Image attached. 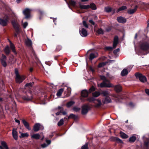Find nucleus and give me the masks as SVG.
Masks as SVG:
<instances>
[{
    "label": "nucleus",
    "instance_id": "f257e3e1",
    "mask_svg": "<svg viewBox=\"0 0 149 149\" xmlns=\"http://www.w3.org/2000/svg\"><path fill=\"white\" fill-rule=\"evenodd\" d=\"M135 75L136 78L139 79L141 82L144 83L147 81L146 77L143 75L141 74L136 73L135 74Z\"/></svg>",
    "mask_w": 149,
    "mask_h": 149
},
{
    "label": "nucleus",
    "instance_id": "f03ea898",
    "mask_svg": "<svg viewBox=\"0 0 149 149\" xmlns=\"http://www.w3.org/2000/svg\"><path fill=\"white\" fill-rule=\"evenodd\" d=\"M106 81H103L100 84H98L97 86L98 87H100L101 88L103 87H113V85L112 84L109 82L108 83H106Z\"/></svg>",
    "mask_w": 149,
    "mask_h": 149
},
{
    "label": "nucleus",
    "instance_id": "7ed1b4c3",
    "mask_svg": "<svg viewBox=\"0 0 149 149\" xmlns=\"http://www.w3.org/2000/svg\"><path fill=\"white\" fill-rule=\"evenodd\" d=\"M5 17L6 18L4 19L0 18V25L3 26H6L8 22V16L6 15Z\"/></svg>",
    "mask_w": 149,
    "mask_h": 149
},
{
    "label": "nucleus",
    "instance_id": "20e7f679",
    "mask_svg": "<svg viewBox=\"0 0 149 149\" xmlns=\"http://www.w3.org/2000/svg\"><path fill=\"white\" fill-rule=\"evenodd\" d=\"M43 127L39 123H36L33 128V130L35 132H37L39 130H43Z\"/></svg>",
    "mask_w": 149,
    "mask_h": 149
},
{
    "label": "nucleus",
    "instance_id": "39448f33",
    "mask_svg": "<svg viewBox=\"0 0 149 149\" xmlns=\"http://www.w3.org/2000/svg\"><path fill=\"white\" fill-rule=\"evenodd\" d=\"M6 58V56L4 55L3 54H2L0 61L2 65L4 67H6L7 66Z\"/></svg>",
    "mask_w": 149,
    "mask_h": 149
},
{
    "label": "nucleus",
    "instance_id": "423d86ee",
    "mask_svg": "<svg viewBox=\"0 0 149 149\" xmlns=\"http://www.w3.org/2000/svg\"><path fill=\"white\" fill-rule=\"evenodd\" d=\"M31 10L28 8H26L23 11V13L25 16L26 19L29 18L30 16V13Z\"/></svg>",
    "mask_w": 149,
    "mask_h": 149
},
{
    "label": "nucleus",
    "instance_id": "0eeeda50",
    "mask_svg": "<svg viewBox=\"0 0 149 149\" xmlns=\"http://www.w3.org/2000/svg\"><path fill=\"white\" fill-rule=\"evenodd\" d=\"M25 79V77L24 75H18L16 77V82L18 83H20L22 82V81Z\"/></svg>",
    "mask_w": 149,
    "mask_h": 149
},
{
    "label": "nucleus",
    "instance_id": "6e6552de",
    "mask_svg": "<svg viewBox=\"0 0 149 149\" xmlns=\"http://www.w3.org/2000/svg\"><path fill=\"white\" fill-rule=\"evenodd\" d=\"M79 32L80 35L82 37H86L88 35L87 31L84 28H80L79 29Z\"/></svg>",
    "mask_w": 149,
    "mask_h": 149
},
{
    "label": "nucleus",
    "instance_id": "1a4fd4ad",
    "mask_svg": "<svg viewBox=\"0 0 149 149\" xmlns=\"http://www.w3.org/2000/svg\"><path fill=\"white\" fill-rule=\"evenodd\" d=\"M141 49L146 51L149 49V45L147 43H143L141 44L140 46Z\"/></svg>",
    "mask_w": 149,
    "mask_h": 149
},
{
    "label": "nucleus",
    "instance_id": "9d476101",
    "mask_svg": "<svg viewBox=\"0 0 149 149\" xmlns=\"http://www.w3.org/2000/svg\"><path fill=\"white\" fill-rule=\"evenodd\" d=\"M88 109L89 107L87 105H83L82 107V114L83 115L86 114L88 112Z\"/></svg>",
    "mask_w": 149,
    "mask_h": 149
},
{
    "label": "nucleus",
    "instance_id": "9b49d317",
    "mask_svg": "<svg viewBox=\"0 0 149 149\" xmlns=\"http://www.w3.org/2000/svg\"><path fill=\"white\" fill-rule=\"evenodd\" d=\"M22 98L25 100L29 101L31 100L32 98L31 93H29L26 95L23 96Z\"/></svg>",
    "mask_w": 149,
    "mask_h": 149
},
{
    "label": "nucleus",
    "instance_id": "f8f14e48",
    "mask_svg": "<svg viewBox=\"0 0 149 149\" xmlns=\"http://www.w3.org/2000/svg\"><path fill=\"white\" fill-rule=\"evenodd\" d=\"M12 23L13 27L15 30L16 32L18 33V32L19 31V24L16 23L15 20L12 21Z\"/></svg>",
    "mask_w": 149,
    "mask_h": 149
},
{
    "label": "nucleus",
    "instance_id": "ddd939ff",
    "mask_svg": "<svg viewBox=\"0 0 149 149\" xmlns=\"http://www.w3.org/2000/svg\"><path fill=\"white\" fill-rule=\"evenodd\" d=\"M12 134L14 139L15 140H17V134L16 129L14 128L13 129Z\"/></svg>",
    "mask_w": 149,
    "mask_h": 149
},
{
    "label": "nucleus",
    "instance_id": "4468645a",
    "mask_svg": "<svg viewBox=\"0 0 149 149\" xmlns=\"http://www.w3.org/2000/svg\"><path fill=\"white\" fill-rule=\"evenodd\" d=\"M117 20L119 23H125L127 21L125 18L122 17H118L117 18Z\"/></svg>",
    "mask_w": 149,
    "mask_h": 149
},
{
    "label": "nucleus",
    "instance_id": "2eb2a0df",
    "mask_svg": "<svg viewBox=\"0 0 149 149\" xmlns=\"http://www.w3.org/2000/svg\"><path fill=\"white\" fill-rule=\"evenodd\" d=\"M113 87L114 88V90L116 92H120L122 90V87L120 85H117L115 86H113Z\"/></svg>",
    "mask_w": 149,
    "mask_h": 149
},
{
    "label": "nucleus",
    "instance_id": "dca6fc26",
    "mask_svg": "<svg viewBox=\"0 0 149 149\" xmlns=\"http://www.w3.org/2000/svg\"><path fill=\"white\" fill-rule=\"evenodd\" d=\"M137 6H135L134 8L133 9H130L129 10L127 11V13L129 14H133L136 11L137 9Z\"/></svg>",
    "mask_w": 149,
    "mask_h": 149
},
{
    "label": "nucleus",
    "instance_id": "f3484780",
    "mask_svg": "<svg viewBox=\"0 0 149 149\" xmlns=\"http://www.w3.org/2000/svg\"><path fill=\"white\" fill-rule=\"evenodd\" d=\"M81 96L84 97H87L88 95V92L86 90H84L81 92Z\"/></svg>",
    "mask_w": 149,
    "mask_h": 149
},
{
    "label": "nucleus",
    "instance_id": "a211bd4d",
    "mask_svg": "<svg viewBox=\"0 0 149 149\" xmlns=\"http://www.w3.org/2000/svg\"><path fill=\"white\" fill-rule=\"evenodd\" d=\"M31 138L38 140L40 138V136L38 133L31 134Z\"/></svg>",
    "mask_w": 149,
    "mask_h": 149
},
{
    "label": "nucleus",
    "instance_id": "6ab92c4d",
    "mask_svg": "<svg viewBox=\"0 0 149 149\" xmlns=\"http://www.w3.org/2000/svg\"><path fill=\"white\" fill-rule=\"evenodd\" d=\"M118 42V36H116L114 38L113 43V48H115Z\"/></svg>",
    "mask_w": 149,
    "mask_h": 149
},
{
    "label": "nucleus",
    "instance_id": "aec40b11",
    "mask_svg": "<svg viewBox=\"0 0 149 149\" xmlns=\"http://www.w3.org/2000/svg\"><path fill=\"white\" fill-rule=\"evenodd\" d=\"M98 54L97 52L92 53L90 55L89 59L90 60H92L94 58L97 57Z\"/></svg>",
    "mask_w": 149,
    "mask_h": 149
},
{
    "label": "nucleus",
    "instance_id": "412c9836",
    "mask_svg": "<svg viewBox=\"0 0 149 149\" xmlns=\"http://www.w3.org/2000/svg\"><path fill=\"white\" fill-rule=\"evenodd\" d=\"M22 122L25 127L29 130H31V128L29 127V124L24 120H22Z\"/></svg>",
    "mask_w": 149,
    "mask_h": 149
},
{
    "label": "nucleus",
    "instance_id": "4be33fe9",
    "mask_svg": "<svg viewBox=\"0 0 149 149\" xmlns=\"http://www.w3.org/2000/svg\"><path fill=\"white\" fill-rule=\"evenodd\" d=\"M114 60H109V61L105 62H102L100 63L98 65V68H101L102 67L104 66L108 62L111 63L112 61H113Z\"/></svg>",
    "mask_w": 149,
    "mask_h": 149
},
{
    "label": "nucleus",
    "instance_id": "5701e85b",
    "mask_svg": "<svg viewBox=\"0 0 149 149\" xmlns=\"http://www.w3.org/2000/svg\"><path fill=\"white\" fill-rule=\"evenodd\" d=\"M102 102L104 103H108L111 102V101L109 97H106L104 99L102 100Z\"/></svg>",
    "mask_w": 149,
    "mask_h": 149
},
{
    "label": "nucleus",
    "instance_id": "b1692460",
    "mask_svg": "<svg viewBox=\"0 0 149 149\" xmlns=\"http://www.w3.org/2000/svg\"><path fill=\"white\" fill-rule=\"evenodd\" d=\"M66 3H67L68 5V7L70 8L71 9L70 7V5L71 6L74 7L76 4V2L74 1L73 0H70L69 1V3H68L67 2Z\"/></svg>",
    "mask_w": 149,
    "mask_h": 149
},
{
    "label": "nucleus",
    "instance_id": "393cba45",
    "mask_svg": "<svg viewBox=\"0 0 149 149\" xmlns=\"http://www.w3.org/2000/svg\"><path fill=\"white\" fill-rule=\"evenodd\" d=\"M10 48L12 49V51L15 54H17L16 52V51L15 49V47L14 46V45H13V44L12 43H10Z\"/></svg>",
    "mask_w": 149,
    "mask_h": 149
},
{
    "label": "nucleus",
    "instance_id": "a878e982",
    "mask_svg": "<svg viewBox=\"0 0 149 149\" xmlns=\"http://www.w3.org/2000/svg\"><path fill=\"white\" fill-rule=\"evenodd\" d=\"M3 50L6 54H9L10 52L9 47L8 45H7L4 48Z\"/></svg>",
    "mask_w": 149,
    "mask_h": 149
},
{
    "label": "nucleus",
    "instance_id": "bb28decb",
    "mask_svg": "<svg viewBox=\"0 0 149 149\" xmlns=\"http://www.w3.org/2000/svg\"><path fill=\"white\" fill-rule=\"evenodd\" d=\"M128 73V71L127 69H124L121 72V74L122 76H125L127 75Z\"/></svg>",
    "mask_w": 149,
    "mask_h": 149
},
{
    "label": "nucleus",
    "instance_id": "cd10ccee",
    "mask_svg": "<svg viewBox=\"0 0 149 149\" xmlns=\"http://www.w3.org/2000/svg\"><path fill=\"white\" fill-rule=\"evenodd\" d=\"M64 91L63 89L61 88L59 89L56 93V95L58 97H60Z\"/></svg>",
    "mask_w": 149,
    "mask_h": 149
},
{
    "label": "nucleus",
    "instance_id": "c85d7f7f",
    "mask_svg": "<svg viewBox=\"0 0 149 149\" xmlns=\"http://www.w3.org/2000/svg\"><path fill=\"white\" fill-rule=\"evenodd\" d=\"M136 139V137L135 136V135L134 134L129 138V141L131 142H134L135 141Z\"/></svg>",
    "mask_w": 149,
    "mask_h": 149
},
{
    "label": "nucleus",
    "instance_id": "c756f323",
    "mask_svg": "<svg viewBox=\"0 0 149 149\" xmlns=\"http://www.w3.org/2000/svg\"><path fill=\"white\" fill-rule=\"evenodd\" d=\"M19 133L21 134V135L19 136V137L20 138L28 137L29 136V135L27 133H23L19 132Z\"/></svg>",
    "mask_w": 149,
    "mask_h": 149
},
{
    "label": "nucleus",
    "instance_id": "7c9ffc66",
    "mask_svg": "<svg viewBox=\"0 0 149 149\" xmlns=\"http://www.w3.org/2000/svg\"><path fill=\"white\" fill-rule=\"evenodd\" d=\"M79 7L81 9H88L89 8V5H83L81 4L79 5Z\"/></svg>",
    "mask_w": 149,
    "mask_h": 149
},
{
    "label": "nucleus",
    "instance_id": "2f4dec72",
    "mask_svg": "<svg viewBox=\"0 0 149 149\" xmlns=\"http://www.w3.org/2000/svg\"><path fill=\"white\" fill-rule=\"evenodd\" d=\"M101 93L98 91H95L92 93L93 96L95 97H97L100 95Z\"/></svg>",
    "mask_w": 149,
    "mask_h": 149
},
{
    "label": "nucleus",
    "instance_id": "473e14b6",
    "mask_svg": "<svg viewBox=\"0 0 149 149\" xmlns=\"http://www.w3.org/2000/svg\"><path fill=\"white\" fill-rule=\"evenodd\" d=\"M26 45L28 46H30L32 45V42L31 40L28 39L25 41Z\"/></svg>",
    "mask_w": 149,
    "mask_h": 149
},
{
    "label": "nucleus",
    "instance_id": "72a5a7b5",
    "mask_svg": "<svg viewBox=\"0 0 149 149\" xmlns=\"http://www.w3.org/2000/svg\"><path fill=\"white\" fill-rule=\"evenodd\" d=\"M1 145L5 149H9L7 145L6 142L4 141H2L1 143Z\"/></svg>",
    "mask_w": 149,
    "mask_h": 149
},
{
    "label": "nucleus",
    "instance_id": "f704fd0d",
    "mask_svg": "<svg viewBox=\"0 0 149 149\" xmlns=\"http://www.w3.org/2000/svg\"><path fill=\"white\" fill-rule=\"evenodd\" d=\"M127 8L126 6H123L120 7V8L118 9L117 10V12H118L120 11L126 9H127Z\"/></svg>",
    "mask_w": 149,
    "mask_h": 149
},
{
    "label": "nucleus",
    "instance_id": "c9c22d12",
    "mask_svg": "<svg viewBox=\"0 0 149 149\" xmlns=\"http://www.w3.org/2000/svg\"><path fill=\"white\" fill-rule=\"evenodd\" d=\"M101 94H102L104 96H107L109 95L108 92L107 91H102Z\"/></svg>",
    "mask_w": 149,
    "mask_h": 149
},
{
    "label": "nucleus",
    "instance_id": "e433bc0d",
    "mask_svg": "<svg viewBox=\"0 0 149 149\" xmlns=\"http://www.w3.org/2000/svg\"><path fill=\"white\" fill-rule=\"evenodd\" d=\"M96 32L98 34H103L104 33V31L102 29L99 28L97 30Z\"/></svg>",
    "mask_w": 149,
    "mask_h": 149
},
{
    "label": "nucleus",
    "instance_id": "4c0bfd02",
    "mask_svg": "<svg viewBox=\"0 0 149 149\" xmlns=\"http://www.w3.org/2000/svg\"><path fill=\"white\" fill-rule=\"evenodd\" d=\"M120 135L121 137L123 139L127 138L128 137V136L124 133H121Z\"/></svg>",
    "mask_w": 149,
    "mask_h": 149
},
{
    "label": "nucleus",
    "instance_id": "58836bf2",
    "mask_svg": "<svg viewBox=\"0 0 149 149\" xmlns=\"http://www.w3.org/2000/svg\"><path fill=\"white\" fill-rule=\"evenodd\" d=\"M89 6V8H91L93 10H95L96 9V7L95 5L93 3H91Z\"/></svg>",
    "mask_w": 149,
    "mask_h": 149
},
{
    "label": "nucleus",
    "instance_id": "ea45409f",
    "mask_svg": "<svg viewBox=\"0 0 149 149\" xmlns=\"http://www.w3.org/2000/svg\"><path fill=\"white\" fill-rule=\"evenodd\" d=\"M101 79L103 80V81H106L107 82H109V81L104 76H101L100 77Z\"/></svg>",
    "mask_w": 149,
    "mask_h": 149
},
{
    "label": "nucleus",
    "instance_id": "a19ab883",
    "mask_svg": "<svg viewBox=\"0 0 149 149\" xmlns=\"http://www.w3.org/2000/svg\"><path fill=\"white\" fill-rule=\"evenodd\" d=\"M74 103L73 101H70L68 103L66 104V106L68 107H70L72 106Z\"/></svg>",
    "mask_w": 149,
    "mask_h": 149
},
{
    "label": "nucleus",
    "instance_id": "79ce46f5",
    "mask_svg": "<svg viewBox=\"0 0 149 149\" xmlns=\"http://www.w3.org/2000/svg\"><path fill=\"white\" fill-rule=\"evenodd\" d=\"M105 11L108 13L111 12L112 10V8L109 7H106L104 8Z\"/></svg>",
    "mask_w": 149,
    "mask_h": 149
},
{
    "label": "nucleus",
    "instance_id": "37998d69",
    "mask_svg": "<svg viewBox=\"0 0 149 149\" xmlns=\"http://www.w3.org/2000/svg\"><path fill=\"white\" fill-rule=\"evenodd\" d=\"M64 121L63 119H61L58 122V126H60L63 124Z\"/></svg>",
    "mask_w": 149,
    "mask_h": 149
},
{
    "label": "nucleus",
    "instance_id": "c03bdc74",
    "mask_svg": "<svg viewBox=\"0 0 149 149\" xmlns=\"http://www.w3.org/2000/svg\"><path fill=\"white\" fill-rule=\"evenodd\" d=\"M95 90V87L92 86L89 89V92L90 93L92 92L93 91H94Z\"/></svg>",
    "mask_w": 149,
    "mask_h": 149
},
{
    "label": "nucleus",
    "instance_id": "a18cd8bd",
    "mask_svg": "<svg viewBox=\"0 0 149 149\" xmlns=\"http://www.w3.org/2000/svg\"><path fill=\"white\" fill-rule=\"evenodd\" d=\"M33 85V83H27L25 85V86L28 87L29 88L31 87Z\"/></svg>",
    "mask_w": 149,
    "mask_h": 149
},
{
    "label": "nucleus",
    "instance_id": "49530a36",
    "mask_svg": "<svg viewBox=\"0 0 149 149\" xmlns=\"http://www.w3.org/2000/svg\"><path fill=\"white\" fill-rule=\"evenodd\" d=\"M88 143H86L81 147V149H88Z\"/></svg>",
    "mask_w": 149,
    "mask_h": 149
},
{
    "label": "nucleus",
    "instance_id": "de8ad7c7",
    "mask_svg": "<svg viewBox=\"0 0 149 149\" xmlns=\"http://www.w3.org/2000/svg\"><path fill=\"white\" fill-rule=\"evenodd\" d=\"M76 118V116L73 114H71L68 117V119L70 118Z\"/></svg>",
    "mask_w": 149,
    "mask_h": 149
},
{
    "label": "nucleus",
    "instance_id": "09e8293b",
    "mask_svg": "<svg viewBox=\"0 0 149 149\" xmlns=\"http://www.w3.org/2000/svg\"><path fill=\"white\" fill-rule=\"evenodd\" d=\"M83 24L84 26L86 28H88V26L87 24L86 23V22L85 21H84L83 22Z\"/></svg>",
    "mask_w": 149,
    "mask_h": 149
},
{
    "label": "nucleus",
    "instance_id": "8fccbe9b",
    "mask_svg": "<svg viewBox=\"0 0 149 149\" xmlns=\"http://www.w3.org/2000/svg\"><path fill=\"white\" fill-rule=\"evenodd\" d=\"M80 109V108H78L76 107H74L73 108V110L74 111H79Z\"/></svg>",
    "mask_w": 149,
    "mask_h": 149
},
{
    "label": "nucleus",
    "instance_id": "3c124183",
    "mask_svg": "<svg viewBox=\"0 0 149 149\" xmlns=\"http://www.w3.org/2000/svg\"><path fill=\"white\" fill-rule=\"evenodd\" d=\"M113 49V47H106L105 48V49L106 50H112Z\"/></svg>",
    "mask_w": 149,
    "mask_h": 149
},
{
    "label": "nucleus",
    "instance_id": "603ef678",
    "mask_svg": "<svg viewBox=\"0 0 149 149\" xmlns=\"http://www.w3.org/2000/svg\"><path fill=\"white\" fill-rule=\"evenodd\" d=\"M119 48H118L116 49H115V50H114V51H113V53L114 54H116L117 53L119 52Z\"/></svg>",
    "mask_w": 149,
    "mask_h": 149
},
{
    "label": "nucleus",
    "instance_id": "864d4df0",
    "mask_svg": "<svg viewBox=\"0 0 149 149\" xmlns=\"http://www.w3.org/2000/svg\"><path fill=\"white\" fill-rule=\"evenodd\" d=\"M28 25V23L27 22H25L23 24L24 28L25 29Z\"/></svg>",
    "mask_w": 149,
    "mask_h": 149
},
{
    "label": "nucleus",
    "instance_id": "5fc2aeb1",
    "mask_svg": "<svg viewBox=\"0 0 149 149\" xmlns=\"http://www.w3.org/2000/svg\"><path fill=\"white\" fill-rule=\"evenodd\" d=\"M48 146V145L46 144L45 143H44L41 145V146L43 148H45L47 147Z\"/></svg>",
    "mask_w": 149,
    "mask_h": 149
},
{
    "label": "nucleus",
    "instance_id": "6e6d98bb",
    "mask_svg": "<svg viewBox=\"0 0 149 149\" xmlns=\"http://www.w3.org/2000/svg\"><path fill=\"white\" fill-rule=\"evenodd\" d=\"M15 73L16 75V76H17L18 75H19L17 70L15 69Z\"/></svg>",
    "mask_w": 149,
    "mask_h": 149
},
{
    "label": "nucleus",
    "instance_id": "4d7b16f0",
    "mask_svg": "<svg viewBox=\"0 0 149 149\" xmlns=\"http://www.w3.org/2000/svg\"><path fill=\"white\" fill-rule=\"evenodd\" d=\"M46 142L47 143V144L48 145L50 144L51 143V141L49 140H46Z\"/></svg>",
    "mask_w": 149,
    "mask_h": 149
},
{
    "label": "nucleus",
    "instance_id": "13d9d810",
    "mask_svg": "<svg viewBox=\"0 0 149 149\" xmlns=\"http://www.w3.org/2000/svg\"><path fill=\"white\" fill-rule=\"evenodd\" d=\"M89 22L90 23L92 24L93 25H94L95 24L94 22L92 20H89Z\"/></svg>",
    "mask_w": 149,
    "mask_h": 149
},
{
    "label": "nucleus",
    "instance_id": "bf43d9fd",
    "mask_svg": "<svg viewBox=\"0 0 149 149\" xmlns=\"http://www.w3.org/2000/svg\"><path fill=\"white\" fill-rule=\"evenodd\" d=\"M145 92L146 94L149 95V89H146L145 90Z\"/></svg>",
    "mask_w": 149,
    "mask_h": 149
},
{
    "label": "nucleus",
    "instance_id": "052dcab7",
    "mask_svg": "<svg viewBox=\"0 0 149 149\" xmlns=\"http://www.w3.org/2000/svg\"><path fill=\"white\" fill-rule=\"evenodd\" d=\"M116 140L120 143H122L123 142V141H122V140L120 139H119L117 138Z\"/></svg>",
    "mask_w": 149,
    "mask_h": 149
},
{
    "label": "nucleus",
    "instance_id": "680f3d73",
    "mask_svg": "<svg viewBox=\"0 0 149 149\" xmlns=\"http://www.w3.org/2000/svg\"><path fill=\"white\" fill-rule=\"evenodd\" d=\"M15 120L16 123H17L19 125L20 124V121L19 120H17L16 118H15Z\"/></svg>",
    "mask_w": 149,
    "mask_h": 149
},
{
    "label": "nucleus",
    "instance_id": "e2e57ef3",
    "mask_svg": "<svg viewBox=\"0 0 149 149\" xmlns=\"http://www.w3.org/2000/svg\"><path fill=\"white\" fill-rule=\"evenodd\" d=\"M97 101L99 103V104L97 105V106H100L101 105V103L100 100H97Z\"/></svg>",
    "mask_w": 149,
    "mask_h": 149
},
{
    "label": "nucleus",
    "instance_id": "0e129e2a",
    "mask_svg": "<svg viewBox=\"0 0 149 149\" xmlns=\"http://www.w3.org/2000/svg\"><path fill=\"white\" fill-rule=\"evenodd\" d=\"M149 143V142H144V144H145V145L147 147L148 146V144Z\"/></svg>",
    "mask_w": 149,
    "mask_h": 149
},
{
    "label": "nucleus",
    "instance_id": "69168bd1",
    "mask_svg": "<svg viewBox=\"0 0 149 149\" xmlns=\"http://www.w3.org/2000/svg\"><path fill=\"white\" fill-rule=\"evenodd\" d=\"M19 31L18 32V33H17V32H16V33H15L14 34V37H17V35L19 33Z\"/></svg>",
    "mask_w": 149,
    "mask_h": 149
},
{
    "label": "nucleus",
    "instance_id": "338daca9",
    "mask_svg": "<svg viewBox=\"0 0 149 149\" xmlns=\"http://www.w3.org/2000/svg\"><path fill=\"white\" fill-rule=\"evenodd\" d=\"M61 113V111L58 112L57 113H56V115H59L60 113Z\"/></svg>",
    "mask_w": 149,
    "mask_h": 149
},
{
    "label": "nucleus",
    "instance_id": "774afa93",
    "mask_svg": "<svg viewBox=\"0 0 149 149\" xmlns=\"http://www.w3.org/2000/svg\"><path fill=\"white\" fill-rule=\"evenodd\" d=\"M39 13H40L41 14H42V13H43V11H42V10H39Z\"/></svg>",
    "mask_w": 149,
    "mask_h": 149
}]
</instances>
